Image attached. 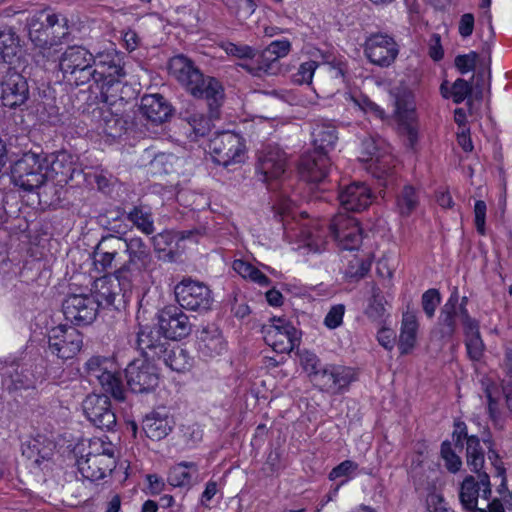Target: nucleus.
<instances>
[{
	"instance_id": "4",
	"label": "nucleus",
	"mask_w": 512,
	"mask_h": 512,
	"mask_svg": "<svg viewBox=\"0 0 512 512\" xmlns=\"http://www.w3.org/2000/svg\"><path fill=\"white\" fill-rule=\"evenodd\" d=\"M47 167V160L42 155L34 152L24 153L11 166V181L24 191L31 192L45 183Z\"/></svg>"
},
{
	"instance_id": "55",
	"label": "nucleus",
	"mask_w": 512,
	"mask_h": 512,
	"mask_svg": "<svg viewBox=\"0 0 512 512\" xmlns=\"http://www.w3.org/2000/svg\"><path fill=\"white\" fill-rule=\"evenodd\" d=\"M472 91L473 86L469 81L458 78L451 85V98L454 103L460 104L472 94Z\"/></svg>"
},
{
	"instance_id": "29",
	"label": "nucleus",
	"mask_w": 512,
	"mask_h": 512,
	"mask_svg": "<svg viewBox=\"0 0 512 512\" xmlns=\"http://www.w3.org/2000/svg\"><path fill=\"white\" fill-rule=\"evenodd\" d=\"M54 448L53 442L36 438L22 445V455L36 467L42 468V465L51 461Z\"/></svg>"
},
{
	"instance_id": "56",
	"label": "nucleus",
	"mask_w": 512,
	"mask_h": 512,
	"mask_svg": "<svg viewBox=\"0 0 512 512\" xmlns=\"http://www.w3.org/2000/svg\"><path fill=\"white\" fill-rule=\"evenodd\" d=\"M357 468V463L351 460H345L331 470L329 473V479L336 480L339 478H344L339 484L342 485L347 482V480L351 477Z\"/></svg>"
},
{
	"instance_id": "5",
	"label": "nucleus",
	"mask_w": 512,
	"mask_h": 512,
	"mask_svg": "<svg viewBox=\"0 0 512 512\" xmlns=\"http://www.w3.org/2000/svg\"><path fill=\"white\" fill-rule=\"evenodd\" d=\"M112 365L107 357L92 356L85 363L84 370L91 381L95 379L106 393L123 402L126 399V390L119 375L111 371Z\"/></svg>"
},
{
	"instance_id": "14",
	"label": "nucleus",
	"mask_w": 512,
	"mask_h": 512,
	"mask_svg": "<svg viewBox=\"0 0 512 512\" xmlns=\"http://www.w3.org/2000/svg\"><path fill=\"white\" fill-rule=\"evenodd\" d=\"M82 407L87 419L97 428L111 431L116 426V415L108 395L89 394L84 399Z\"/></svg>"
},
{
	"instance_id": "60",
	"label": "nucleus",
	"mask_w": 512,
	"mask_h": 512,
	"mask_svg": "<svg viewBox=\"0 0 512 512\" xmlns=\"http://www.w3.org/2000/svg\"><path fill=\"white\" fill-rule=\"evenodd\" d=\"M468 357L472 361H479L484 353V343L480 335L468 337L465 340Z\"/></svg>"
},
{
	"instance_id": "12",
	"label": "nucleus",
	"mask_w": 512,
	"mask_h": 512,
	"mask_svg": "<svg viewBox=\"0 0 512 512\" xmlns=\"http://www.w3.org/2000/svg\"><path fill=\"white\" fill-rule=\"evenodd\" d=\"M170 343V339L157 325H139L136 332V346L144 359L160 361Z\"/></svg>"
},
{
	"instance_id": "45",
	"label": "nucleus",
	"mask_w": 512,
	"mask_h": 512,
	"mask_svg": "<svg viewBox=\"0 0 512 512\" xmlns=\"http://www.w3.org/2000/svg\"><path fill=\"white\" fill-rule=\"evenodd\" d=\"M188 468H194L196 470V465L192 462H182L172 467L168 474L169 484L174 487L190 485L192 476L187 471Z\"/></svg>"
},
{
	"instance_id": "36",
	"label": "nucleus",
	"mask_w": 512,
	"mask_h": 512,
	"mask_svg": "<svg viewBox=\"0 0 512 512\" xmlns=\"http://www.w3.org/2000/svg\"><path fill=\"white\" fill-rule=\"evenodd\" d=\"M420 192L411 185H405L397 195L396 205L399 214L410 216L419 206Z\"/></svg>"
},
{
	"instance_id": "57",
	"label": "nucleus",
	"mask_w": 512,
	"mask_h": 512,
	"mask_svg": "<svg viewBox=\"0 0 512 512\" xmlns=\"http://www.w3.org/2000/svg\"><path fill=\"white\" fill-rule=\"evenodd\" d=\"M103 131L111 137H118L124 129L123 121L111 112L107 111V115L103 117Z\"/></svg>"
},
{
	"instance_id": "62",
	"label": "nucleus",
	"mask_w": 512,
	"mask_h": 512,
	"mask_svg": "<svg viewBox=\"0 0 512 512\" xmlns=\"http://www.w3.org/2000/svg\"><path fill=\"white\" fill-rule=\"evenodd\" d=\"M369 270L370 263H367L364 260L355 259L350 262L345 274L349 278L358 280L363 278L369 272Z\"/></svg>"
},
{
	"instance_id": "64",
	"label": "nucleus",
	"mask_w": 512,
	"mask_h": 512,
	"mask_svg": "<svg viewBox=\"0 0 512 512\" xmlns=\"http://www.w3.org/2000/svg\"><path fill=\"white\" fill-rule=\"evenodd\" d=\"M47 16H49V13L46 10L39 11L31 16L27 20L28 32H33V29L50 32V28L46 26Z\"/></svg>"
},
{
	"instance_id": "16",
	"label": "nucleus",
	"mask_w": 512,
	"mask_h": 512,
	"mask_svg": "<svg viewBox=\"0 0 512 512\" xmlns=\"http://www.w3.org/2000/svg\"><path fill=\"white\" fill-rule=\"evenodd\" d=\"M213 161L227 167L233 162H239L244 151L242 138L233 132H222L210 140L209 145Z\"/></svg>"
},
{
	"instance_id": "15",
	"label": "nucleus",
	"mask_w": 512,
	"mask_h": 512,
	"mask_svg": "<svg viewBox=\"0 0 512 512\" xmlns=\"http://www.w3.org/2000/svg\"><path fill=\"white\" fill-rule=\"evenodd\" d=\"M65 319L74 325H89L97 317L99 305L93 295H70L62 304Z\"/></svg>"
},
{
	"instance_id": "53",
	"label": "nucleus",
	"mask_w": 512,
	"mask_h": 512,
	"mask_svg": "<svg viewBox=\"0 0 512 512\" xmlns=\"http://www.w3.org/2000/svg\"><path fill=\"white\" fill-rule=\"evenodd\" d=\"M441 303V295L437 289H428L421 298V304L426 316L431 319L435 315L436 308Z\"/></svg>"
},
{
	"instance_id": "24",
	"label": "nucleus",
	"mask_w": 512,
	"mask_h": 512,
	"mask_svg": "<svg viewBox=\"0 0 512 512\" xmlns=\"http://www.w3.org/2000/svg\"><path fill=\"white\" fill-rule=\"evenodd\" d=\"M80 474L91 482L104 479L116 467V459L83 455L77 460Z\"/></svg>"
},
{
	"instance_id": "63",
	"label": "nucleus",
	"mask_w": 512,
	"mask_h": 512,
	"mask_svg": "<svg viewBox=\"0 0 512 512\" xmlns=\"http://www.w3.org/2000/svg\"><path fill=\"white\" fill-rule=\"evenodd\" d=\"M324 68L330 78L338 81L339 83H344V77L347 71L346 64L344 62L340 60H333L325 63Z\"/></svg>"
},
{
	"instance_id": "10",
	"label": "nucleus",
	"mask_w": 512,
	"mask_h": 512,
	"mask_svg": "<svg viewBox=\"0 0 512 512\" xmlns=\"http://www.w3.org/2000/svg\"><path fill=\"white\" fill-rule=\"evenodd\" d=\"M328 232L341 250H357L362 243V230L357 219L347 214L335 215L329 224Z\"/></svg>"
},
{
	"instance_id": "38",
	"label": "nucleus",
	"mask_w": 512,
	"mask_h": 512,
	"mask_svg": "<svg viewBox=\"0 0 512 512\" xmlns=\"http://www.w3.org/2000/svg\"><path fill=\"white\" fill-rule=\"evenodd\" d=\"M327 231L318 224L303 227L301 237L304 245L312 252H321L327 243Z\"/></svg>"
},
{
	"instance_id": "8",
	"label": "nucleus",
	"mask_w": 512,
	"mask_h": 512,
	"mask_svg": "<svg viewBox=\"0 0 512 512\" xmlns=\"http://www.w3.org/2000/svg\"><path fill=\"white\" fill-rule=\"evenodd\" d=\"M174 292L180 308L191 311H206L213 301L208 286L191 278H185L179 282Z\"/></svg>"
},
{
	"instance_id": "43",
	"label": "nucleus",
	"mask_w": 512,
	"mask_h": 512,
	"mask_svg": "<svg viewBox=\"0 0 512 512\" xmlns=\"http://www.w3.org/2000/svg\"><path fill=\"white\" fill-rule=\"evenodd\" d=\"M46 26L50 28L52 40L55 42L61 43L70 34L68 20L61 14L49 13Z\"/></svg>"
},
{
	"instance_id": "33",
	"label": "nucleus",
	"mask_w": 512,
	"mask_h": 512,
	"mask_svg": "<svg viewBox=\"0 0 512 512\" xmlns=\"http://www.w3.org/2000/svg\"><path fill=\"white\" fill-rule=\"evenodd\" d=\"M165 366L176 372H185L192 367L193 358L188 351L178 345L169 344L161 360Z\"/></svg>"
},
{
	"instance_id": "9",
	"label": "nucleus",
	"mask_w": 512,
	"mask_h": 512,
	"mask_svg": "<svg viewBox=\"0 0 512 512\" xmlns=\"http://www.w3.org/2000/svg\"><path fill=\"white\" fill-rule=\"evenodd\" d=\"M153 361L135 359L125 369L127 385L133 393H149L159 384L158 368Z\"/></svg>"
},
{
	"instance_id": "47",
	"label": "nucleus",
	"mask_w": 512,
	"mask_h": 512,
	"mask_svg": "<svg viewBox=\"0 0 512 512\" xmlns=\"http://www.w3.org/2000/svg\"><path fill=\"white\" fill-rule=\"evenodd\" d=\"M232 15L239 20L248 19L255 11L253 0H222Z\"/></svg>"
},
{
	"instance_id": "35",
	"label": "nucleus",
	"mask_w": 512,
	"mask_h": 512,
	"mask_svg": "<svg viewBox=\"0 0 512 512\" xmlns=\"http://www.w3.org/2000/svg\"><path fill=\"white\" fill-rule=\"evenodd\" d=\"M387 305L388 301L383 295L381 289L377 285L373 284L371 287V295L367 300V306L365 308L364 314L372 322L382 324L388 315L386 309Z\"/></svg>"
},
{
	"instance_id": "42",
	"label": "nucleus",
	"mask_w": 512,
	"mask_h": 512,
	"mask_svg": "<svg viewBox=\"0 0 512 512\" xmlns=\"http://www.w3.org/2000/svg\"><path fill=\"white\" fill-rule=\"evenodd\" d=\"M181 115L190 127V136L193 134L195 140L210 131L211 118H207L203 113L186 110Z\"/></svg>"
},
{
	"instance_id": "49",
	"label": "nucleus",
	"mask_w": 512,
	"mask_h": 512,
	"mask_svg": "<svg viewBox=\"0 0 512 512\" xmlns=\"http://www.w3.org/2000/svg\"><path fill=\"white\" fill-rule=\"evenodd\" d=\"M126 240L127 237L117 236L109 233L101 237L94 249L99 250L100 252L103 251V253H119L120 251L124 250Z\"/></svg>"
},
{
	"instance_id": "54",
	"label": "nucleus",
	"mask_w": 512,
	"mask_h": 512,
	"mask_svg": "<svg viewBox=\"0 0 512 512\" xmlns=\"http://www.w3.org/2000/svg\"><path fill=\"white\" fill-rule=\"evenodd\" d=\"M119 253L114 252H106L103 253L99 250H93L92 256H93V264L97 271L99 272H107L112 270L115 265V259L118 256Z\"/></svg>"
},
{
	"instance_id": "17",
	"label": "nucleus",
	"mask_w": 512,
	"mask_h": 512,
	"mask_svg": "<svg viewBox=\"0 0 512 512\" xmlns=\"http://www.w3.org/2000/svg\"><path fill=\"white\" fill-rule=\"evenodd\" d=\"M157 326L170 340H181L191 332L188 316L176 305H167L157 313Z\"/></svg>"
},
{
	"instance_id": "50",
	"label": "nucleus",
	"mask_w": 512,
	"mask_h": 512,
	"mask_svg": "<svg viewBox=\"0 0 512 512\" xmlns=\"http://www.w3.org/2000/svg\"><path fill=\"white\" fill-rule=\"evenodd\" d=\"M299 357L301 367L308 374L310 381L313 382L314 377L320 372L324 365L321 364L316 354L308 350L301 351Z\"/></svg>"
},
{
	"instance_id": "28",
	"label": "nucleus",
	"mask_w": 512,
	"mask_h": 512,
	"mask_svg": "<svg viewBox=\"0 0 512 512\" xmlns=\"http://www.w3.org/2000/svg\"><path fill=\"white\" fill-rule=\"evenodd\" d=\"M175 421L172 416L152 412L143 419L142 428L146 436L154 441L167 437L173 430Z\"/></svg>"
},
{
	"instance_id": "7",
	"label": "nucleus",
	"mask_w": 512,
	"mask_h": 512,
	"mask_svg": "<svg viewBox=\"0 0 512 512\" xmlns=\"http://www.w3.org/2000/svg\"><path fill=\"white\" fill-rule=\"evenodd\" d=\"M47 336L49 352L63 361L73 359L83 347V335L74 327L58 325Z\"/></svg>"
},
{
	"instance_id": "58",
	"label": "nucleus",
	"mask_w": 512,
	"mask_h": 512,
	"mask_svg": "<svg viewBox=\"0 0 512 512\" xmlns=\"http://www.w3.org/2000/svg\"><path fill=\"white\" fill-rule=\"evenodd\" d=\"M317 67L318 63L312 60L302 63L298 71L293 75L294 82L298 84H310Z\"/></svg>"
},
{
	"instance_id": "13",
	"label": "nucleus",
	"mask_w": 512,
	"mask_h": 512,
	"mask_svg": "<svg viewBox=\"0 0 512 512\" xmlns=\"http://www.w3.org/2000/svg\"><path fill=\"white\" fill-rule=\"evenodd\" d=\"M355 380V372L352 368L326 364L316 374L313 385L320 391L332 395L342 393Z\"/></svg>"
},
{
	"instance_id": "20",
	"label": "nucleus",
	"mask_w": 512,
	"mask_h": 512,
	"mask_svg": "<svg viewBox=\"0 0 512 512\" xmlns=\"http://www.w3.org/2000/svg\"><path fill=\"white\" fill-rule=\"evenodd\" d=\"M330 159L324 153L311 151L304 154L299 162L301 178L310 183H320L328 175Z\"/></svg>"
},
{
	"instance_id": "48",
	"label": "nucleus",
	"mask_w": 512,
	"mask_h": 512,
	"mask_svg": "<svg viewBox=\"0 0 512 512\" xmlns=\"http://www.w3.org/2000/svg\"><path fill=\"white\" fill-rule=\"evenodd\" d=\"M58 44V42L52 40L48 45L37 48V51L33 53V59L36 65L43 69H47L48 63L59 62L57 50L55 49V46Z\"/></svg>"
},
{
	"instance_id": "61",
	"label": "nucleus",
	"mask_w": 512,
	"mask_h": 512,
	"mask_svg": "<svg viewBox=\"0 0 512 512\" xmlns=\"http://www.w3.org/2000/svg\"><path fill=\"white\" fill-rule=\"evenodd\" d=\"M345 305L337 304L330 308L324 318V324L329 329H336L343 323Z\"/></svg>"
},
{
	"instance_id": "40",
	"label": "nucleus",
	"mask_w": 512,
	"mask_h": 512,
	"mask_svg": "<svg viewBox=\"0 0 512 512\" xmlns=\"http://www.w3.org/2000/svg\"><path fill=\"white\" fill-rule=\"evenodd\" d=\"M2 383L7 390L13 391L28 388L30 386V379L19 364L13 361L10 362L8 369L4 370Z\"/></svg>"
},
{
	"instance_id": "44",
	"label": "nucleus",
	"mask_w": 512,
	"mask_h": 512,
	"mask_svg": "<svg viewBox=\"0 0 512 512\" xmlns=\"http://www.w3.org/2000/svg\"><path fill=\"white\" fill-rule=\"evenodd\" d=\"M86 456H97L101 458L116 459L115 445L109 441L108 437L93 438L89 441L88 452Z\"/></svg>"
},
{
	"instance_id": "34",
	"label": "nucleus",
	"mask_w": 512,
	"mask_h": 512,
	"mask_svg": "<svg viewBox=\"0 0 512 512\" xmlns=\"http://www.w3.org/2000/svg\"><path fill=\"white\" fill-rule=\"evenodd\" d=\"M126 219L139 231L149 236L155 232L154 219L151 208L147 205H134L125 211Z\"/></svg>"
},
{
	"instance_id": "22",
	"label": "nucleus",
	"mask_w": 512,
	"mask_h": 512,
	"mask_svg": "<svg viewBox=\"0 0 512 512\" xmlns=\"http://www.w3.org/2000/svg\"><path fill=\"white\" fill-rule=\"evenodd\" d=\"M339 201L345 210L360 212L372 203V193L365 183L354 182L340 191Z\"/></svg>"
},
{
	"instance_id": "2",
	"label": "nucleus",
	"mask_w": 512,
	"mask_h": 512,
	"mask_svg": "<svg viewBox=\"0 0 512 512\" xmlns=\"http://www.w3.org/2000/svg\"><path fill=\"white\" fill-rule=\"evenodd\" d=\"M169 71L191 95L207 101L211 118L218 117V109L224 98V89L216 78L205 76L193 61L184 55H177L170 59Z\"/></svg>"
},
{
	"instance_id": "23",
	"label": "nucleus",
	"mask_w": 512,
	"mask_h": 512,
	"mask_svg": "<svg viewBox=\"0 0 512 512\" xmlns=\"http://www.w3.org/2000/svg\"><path fill=\"white\" fill-rule=\"evenodd\" d=\"M197 350L206 358L219 356L226 350V342L217 326L207 325L197 332Z\"/></svg>"
},
{
	"instance_id": "46",
	"label": "nucleus",
	"mask_w": 512,
	"mask_h": 512,
	"mask_svg": "<svg viewBox=\"0 0 512 512\" xmlns=\"http://www.w3.org/2000/svg\"><path fill=\"white\" fill-rule=\"evenodd\" d=\"M291 50V43L287 39H279L272 41L267 48L259 55V61L270 60L276 61L285 57Z\"/></svg>"
},
{
	"instance_id": "30",
	"label": "nucleus",
	"mask_w": 512,
	"mask_h": 512,
	"mask_svg": "<svg viewBox=\"0 0 512 512\" xmlns=\"http://www.w3.org/2000/svg\"><path fill=\"white\" fill-rule=\"evenodd\" d=\"M22 56L19 36L12 28L0 30V59L9 65L16 64Z\"/></svg>"
},
{
	"instance_id": "6",
	"label": "nucleus",
	"mask_w": 512,
	"mask_h": 512,
	"mask_svg": "<svg viewBox=\"0 0 512 512\" xmlns=\"http://www.w3.org/2000/svg\"><path fill=\"white\" fill-rule=\"evenodd\" d=\"M263 327L265 342L278 353H290L300 344L301 333L284 317H273Z\"/></svg>"
},
{
	"instance_id": "18",
	"label": "nucleus",
	"mask_w": 512,
	"mask_h": 512,
	"mask_svg": "<svg viewBox=\"0 0 512 512\" xmlns=\"http://www.w3.org/2000/svg\"><path fill=\"white\" fill-rule=\"evenodd\" d=\"M364 52L374 65L388 67L395 61L399 51L392 37L376 33L366 39Z\"/></svg>"
},
{
	"instance_id": "51",
	"label": "nucleus",
	"mask_w": 512,
	"mask_h": 512,
	"mask_svg": "<svg viewBox=\"0 0 512 512\" xmlns=\"http://www.w3.org/2000/svg\"><path fill=\"white\" fill-rule=\"evenodd\" d=\"M381 143V139H377L371 136L363 139L361 144V160L365 162L375 160L377 163H380Z\"/></svg>"
},
{
	"instance_id": "59",
	"label": "nucleus",
	"mask_w": 512,
	"mask_h": 512,
	"mask_svg": "<svg viewBox=\"0 0 512 512\" xmlns=\"http://www.w3.org/2000/svg\"><path fill=\"white\" fill-rule=\"evenodd\" d=\"M478 53L471 51L468 54L457 55L454 60L455 67L461 74L473 71L478 61Z\"/></svg>"
},
{
	"instance_id": "1",
	"label": "nucleus",
	"mask_w": 512,
	"mask_h": 512,
	"mask_svg": "<svg viewBox=\"0 0 512 512\" xmlns=\"http://www.w3.org/2000/svg\"><path fill=\"white\" fill-rule=\"evenodd\" d=\"M63 78L76 86L93 82L104 103L124 100L126 78L123 54L113 47L95 52L82 45H72L59 56Z\"/></svg>"
},
{
	"instance_id": "27",
	"label": "nucleus",
	"mask_w": 512,
	"mask_h": 512,
	"mask_svg": "<svg viewBox=\"0 0 512 512\" xmlns=\"http://www.w3.org/2000/svg\"><path fill=\"white\" fill-rule=\"evenodd\" d=\"M124 287L123 283H120L118 279L113 275V277H103L98 279L95 283V294L93 295L94 299L97 300V303L100 307L108 308V307H117L116 301H120V293L121 291H128Z\"/></svg>"
},
{
	"instance_id": "25",
	"label": "nucleus",
	"mask_w": 512,
	"mask_h": 512,
	"mask_svg": "<svg viewBox=\"0 0 512 512\" xmlns=\"http://www.w3.org/2000/svg\"><path fill=\"white\" fill-rule=\"evenodd\" d=\"M222 47L224 51L230 56L242 60H249V62L245 61L240 63L239 66L254 76H260L262 72H267L269 69V64H261V61H259V56L255 60L257 51L246 44L227 42L223 44Z\"/></svg>"
},
{
	"instance_id": "19",
	"label": "nucleus",
	"mask_w": 512,
	"mask_h": 512,
	"mask_svg": "<svg viewBox=\"0 0 512 512\" xmlns=\"http://www.w3.org/2000/svg\"><path fill=\"white\" fill-rule=\"evenodd\" d=\"M287 156L278 146L267 145L258 156L257 171L262 181L279 179L286 171Z\"/></svg>"
},
{
	"instance_id": "32",
	"label": "nucleus",
	"mask_w": 512,
	"mask_h": 512,
	"mask_svg": "<svg viewBox=\"0 0 512 512\" xmlns=\"http://www.w3.org/2000/svg\"><path fill=\"white\" fill-rule=\"evenodd\" d=\"M418 321L414 313L403 314L398 349L401 355L409 354L416 344Z\"/></svg>"
},
{
	"instance_id": "21",
	"label": "nucleus",
	"mask_w": 512,
	"mask_h": 512,
	"mask_svg": "<svg viewBox=\"0 0 512 512\" xmlns=\"http://www.w3.org/2000/svg\"><path fill=\"white\" fill-rule=\"evenodd\" d=\"M459 293L457 287H454L450 297L441 307L437 320L435 333L441 339H451L457 331V321L460 314L457 310Z\"/></svg>"
},
{
	"instance_id": "26",
	"label": "nucleus",
	"mask_w": 512,
	"mask_h": 512,
	"mask_svg": "<svg viewBox=\"0 0 512 512\" xmlns=\"http://www.w3.org/2000/svg\"><path fill=\"white\" fill-rule=\"evenodd\" d=\"M142 115L154 124L167 121L173 112L170 103L161 94L144 95L141 98Z\"/></svg>"
},
{
	"instance_id": "41",
	"label": "nucleus",
	"mask_w": 512,
	"mask_h": 512,
	"mask_svg": "<svg viewBox=\"0 0 512 512\" xmlns=\"http://www.w3.org/2000/svg\"><path fill=\"white\" fill-rule=\"evenodd\" d=\"M344 98L365 114L372 115L376 118L383 119L385 117L384 110L361 92H346Z\"/></svg>"
},
{
	"instance_id": "31",
	"label": "nucleus",
	"mask_w": 512,
	"mask_h": 512,
	"mask_svg": "<svg viewBox=\"0 0 512 512\" xmlns=\"http://www.w3.org/2000/svg\"><path fill=\"white\" fill-rule=\"evenodd\" d=\"M314 150L319 153H328L335 148L338 140L336 127L327 122L315 124L312 131Z\"/></svg>"
},
{
	"instance_id": "11",
	"label": "nucleus",
	"mask_w": 512,
	"mask_h": 512,
	"mask_svg": "<svg viewBox=\"0 0 512 512\" xmlns=\"http://www.w3.org/2000/svg\"><path fill=\"white\" fill-rule=\"evenodd\" d=\"M1 80V102L10 109L20 108L26 104L30 96L26 78L13 67H6Z\"/></svg>"
},
{
	"instance_id": "37",
	"label": "nucleus",
	"mask_w": 512,
	"mask_h": 512,
	"mask_svg": "<svg viewBox=\"0 0 512 512\" xmlns=\"http://www.w3.org/2000/svg\"><path fill=\"white\" fill-rule=\"evenodd\" d=\"M479 485L471 475L466 476L461 484L459 499L465 511L471 512L476 509L479 497Z\"/></svg>"
},
{
	"instance_id": "3",
	"label": "nucleus",
	"mask_w": 512,
	"mask_h": 512,
	"mask_svg": "<svg viewBox=\"0 0 512 512\" xmlns=\"http://www.w3.org/2000/svg\"><path fill=\"white\" fill-rule=\"evenodd\" d=\"M124 252L127 260L114 270V276L126 289L143 280L145 273L151 272L155 261L150 247L139 236L127 237Z\"/></svg>"
},
{
	"instance_id": "39",
	"label": "nucleus",
	"mask_w": 512,
	"mask_h": 512,
	"mask_svg": "<svg viewBox=\"0 0 512 512\" xmlns=\"http://www.w3.org/2000/svg\"><path fill=\"white\" fill-rule=\"evenodd\" d=\"M466 462L474 473H479L484 467L485 453L476 435H471L466 443Z\"/></svg>"
},
{
	"instance_id": "52",
	"label": "nucleus",
	"mask_w": 512,
	"mask_h": 512,
	"mask_svg": "<svg viewBox=\"0 0 512 512\" xmlns=\"http://www.w3.org/2000/svg\"><path fill=\"white\" fill-rule=\"evenodd\" d=\"M441 456L449 472L456 473L461 469L462 460L452 449L450 442L445 441L441 444Z\"/></svg>"
}]
</instances>
